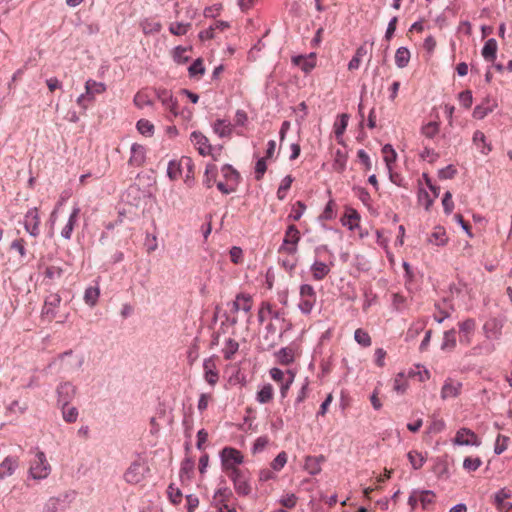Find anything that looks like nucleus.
<instances>
[{
    "label": "nucleus",
    "mask_w": 512,
    "mask_h": 512,
    "mask_svg": "<svg viewBox=\"0 0 512 512\" xmlns=\"http://www.w3.org/2000/svg\"><path fill=\"white\" fill-rule=\"evenodd\" d=\"M238 349H239V343L235 339H232V338L226 339V341L224 343V347L222 349L224 358L226 360L233 359V357L237 353Z\"/></svg>",
    "instance_id": "58836bf2"
},
{
    "label": "nucleus",
    "mask_w": 512,
    "mask_h": 512,
    "mask_svg": "<svg viewBox=\"0 0 512 512\" xmlns=\"http://www.w3.org/2000/svg\"><path fill=\"white\" fill-rule=\"evenodd\" d=\"M482 465V460L479 457H466L463 461V468L467 472H474Z\"/></svg>",
    "instance_id": "69168bd1"
},
{
    "label": "nucleus",
    "mask_w": 512,
    "mask_h": 512,
    "mask_svg": "<svg viewBox=\"0 0 512 512\" xmlns=\"http://www.w3.org/2000/svg\"><path fill=\"white\" fill-rule=\"evenodd\" d=\"M300 231L298 228L291 224L287 227L283 239V243L279 248L280 253H285L289 256H293L298 251V243L300 241Z\"/></svg>",
    "instance_id": "423d86ee"
},
{
    "label": "nucleus",
    "mask_w": 512,
    "mask_h": 512,
    "mask_svg": "<svg viewBox=\"0 0 512 512\" xmlns=\"http://www.w3.org/2000/svg\"><path fill=\"white\" fill-rule=\"evenodd\" d=\"M40 216L37 208H32L27 211L24 217L25 230L33 237L40 234Z\"/></svg>",
    "instance_id": "6ab92c4d"
},
{
    "label": "nucleus",
    "mask_w": 512,
    "mask_h": 512,
    "mask_svg": "<svg viewBox=\"0 0 512 512\" xmlns=\"http://www.w3.org/2000/svg\"><path fill=\"white\" fill-rule=\"evenodd\" d=\"M99 295L100 290L98 287H88L84 293V301L86 304L93 307L96 305Z\"/></svg>",
    "instance_id": "052dcab7"
},
{
    "label": "nucleus",
    "mask_w": 512,
    "mask_h": 512,
    "mask_svg": "<svg viewBox=\"0 0 512 512\" xmlns=\"http://www.w3.org/2000/svg\"><path fill=\"white\" fill-rule=\"evenodd\" d=\"M459 341L464 346H469L472 343L475 330L476 322L472 318H468L462 322H459Z\"/></svg>",
    "instance_id": "ddd939ff"
},
{
    "label": "nucleus",
    "mask_w": 512,
    "mask_h": 512,
    "mask_svg": "<svg viewBox=\"0 0 512 512\" xmlns=\"http://www.w3.org/2000/svg\"><path fill=\"white\" fill-rule=\"evenodd\" d=\"M293 63L300 67L302 71L305 73L310 72L316 65V60L314 54H310L309 56H296L292 59Z\"/></svg>",
    "instance_id": "c85d7f7f"
},
{
    "label": "nucleus",
    "mask_w": 512,
    "mask_h": 512,
    "mask_svg": "<svg viewBox=\"0 0 512 512\" xmlns=\"http://www.w3.org/2000/svg\"><path fill=\"white\" fill-rule=\"evenodd\" d=\"M134 104L139 109H143L146 106H150L153 104L152 99L150 98L148 92L146 90L138 91L134 96Z\"/></svg>",
    "instance_id": "c03bdc74"
},
{
    "label": "nucleus",
    "mask_w": 512,
    "mask_h": 512,
    "mask_svg": "<svg viewBox=\"0 0 512 512\" xmlns=\"http://www.w3.org/2000/svg\"><path fill=\"white\" fill-rule=\"evenodd\" d=\"M408 460L415 470L420 469L426 462V457L417 450H412L407 455Z\"/></svg>",
    "instance_id": "a18cd8bd"
},
{
    "label": "nucleus",
    "mask_w": 512,
    "mask_h": 512,
    "mask_svg": "<svg viewBox=\"0 0 512 512\" xmlns=\"http://www.w3.org/2000/svg\"><path fill=\"white\" fill-rule=\"evenodd\" d=\"M498 49L497 41L493 38L488 39L483 48H482V56L486 61L493 62L496 58V53Z\"/></svg>",
    "instance_id": "72a5a7b5"
},
{
    "label": "nucleus",
    "mask_w": 512,
    "mask_h": 512,
    "mask_svg": "<svg viewBox=\"0 0 512 512\" xmlns=\"http://www.w3.org/2000/svg\"><path fill=\"white\" fill-rule=\"evenodd\" d=\"M510 497V491L506 490L505 488L500 489L497 493L494 495V505L496 506L497 510L502 512L506 510L507 502H505L506 499Z\"/></svg>",
    "instance_id": "a19ab883"
},
{
    "label": "nucleus",
    "mask_w": 512,
    "mask_h": 512,
    "mask_svg": "<svg viewBox=\"0 0 512 512\" xmlns=\"http://www.w3.org/2000/svg\"><path fill=\"white\" fill-rule=\"evenodd\" d=\"M495 104H490L489 100L477 105L473 110V117L478 120L484 119L494 110Z\"/></svg>",
    "instance_id": "4c0bfd02"
},
{
    "label": "nucleus",
    "mask_w": 512,
    "mask_h": 512,
    "mask_svg": "<svg viewBox=\"0 0 512 512\" xmlns=\"http://www.w3.org/2000/svg\"><path fill=\"white\" fill-rule=\"evenodd\" d=\"M61 500L56 497L49 498L44 504L43 512H58Z\"/></svg>",
    "instance_id": "774afa93"
},
{
    "label": "nucleus",
    "mask_w": 512,
    "mask_h": 512,
    "mask_svg": "<svg viewBox=\"0 0 512 512\" xmlns=\"http://www.w3.org/2000/svg\"><path fill=\"white\" fill-rule=\"evenodd\" d=\"M137 130L140 134L146 137H151L154 134V125L147 119H140L136 124Z\"/></svg>",
    "instance_id": "09e8293b"
},
{
    "label": "nucleus",
    "mask_w": 512,
    "mask_h": 512,
    "mask_svg": "<svg viewBox=\"0 0 512 512\" xmlns=\"http://www.w3.org/2000/svg\"><path fill=\"white\" fill-rule=\"evenodd\" d=\"M410 61V52L405 47H400L395 53V63L399 68H404Z\"/></svg>",
    "instance_id": "49530a36"
},
{
    "label": "nucleus",
    "mask_w": 512,
    "mask_h": 512,
    "mask_svg": "<svg viewBox=\"0 0 512 512\" xmlns=\"http://www.w3.org/2000/svg\"><path fill=\"white\" fill-rule=\"evenodd\" d=\"M233 493L227 486H220L214 493L213 505L218 512H236V507L232 503Z\"/></svg>",
    "instance_id": "39448f33"
},
{
    "label": "nucleus",
    "mask_w": 512,
    "mask_h": 512,
    "mask_svg": "<svg viewBox=\"0 0 512 512\" xmlns=\"http://www.w3.org/2000/svg\"><path fill=\"white\" fill-rule=\"evenodd\" d=\"M293 177L291 175H287L284 177L279 185V188L277 190V198L279 200H284L287 196V192L289 191L292 183H293Z\"/></svg>",
    "instance_id": "13d9d810"
},
{
    "label": "nucleus",
    "mask_w": 512,
    "mask_h": 512,
    "mask_svg": "<svg viewBox=\"0 0 512 512\" xmlns=\"http://www.w3.org/2000/svg\"><path fill=\"white\" fill-rule=\"evenodd\" d=\"M454 445L479 447L482 443L480 437L471 429L462 427L457 430L452 440Z\"/></svg>",
    "instance_id": "9d476101"
},
{
    "label": "nucleus",
    "mask_w": 512,
    "mask_h": 512,
    "mask_svg": "<svg viewBox=\"0 0 512 512\" xmlns=\"http://www.w3.org/2000/svg\"><path fill=\"white\" fill-rule=\"evenodd\" d=\"M455 347H456V332L454 329H451L444 333L441 349L442 350H453Z\"/></svg>",
    "instance_id": "8fccbe9b"
},
{
    "label": "nucleus",
    "mask_w": 512,
    "mask_h": 512,
    "mask_svg": "<svg viewBox=\"0 0 512 512\" xmlns=\"http://www.w3.org/2000/svg\"><path fill=\"white\" fill-rule=\"evenodd\" d=\"M58 360L61 368L68 372L80 370L85 361L83 354L74 353L72 350L60 354Z\"/></svg>",
    "instance_id": "0eeeda50"
},
{
    "label": "nucleus",
    "mask_w": 512,
    "mask_h": 512,
    "mask_svg": "<svg viewBox=\"0 0 512 512\" xmlns=\"http://www.w3.org/2000/svg\"><path fill=\"white\" fill-rule=\"evenodd\" d=\"M408 388V380L404 373H398L394 378L393 390L398 394H404Z\"/></svg>",
    "instance_id": "6e6d98bb"
},
{
    "label": "nucleus",
    "mask_w": 512,
    "mask_h": 512,
    "mask_svg": "<svg viewBox=\"0 0 512 512\" xmlns=\"http://www.w3.org/2000/svg\"><path fill=\"white\" fill-rule=\"evenodd\" d=\"M333 263H325L320 260H315L311 267L310 272L313 280L321 281L323 280L331 271Z\"/></svg>",
    "instance_id": "5701e85b"
},
{
    "label": "nucleus",
    "mask_w": 512,
    "mask_h": 512,
    "mask_svg": "<svg viewBox=\"0 0 512 512\" xmlns=\"http://www.w3.org/2000/svg\"><path fill=\"white\" fill-rule=\"evenodd\" d=\"M191 142L194 144L199 154L206 156L211 152V145L206 136L201 132L194 131L190 136Z\"/></svg>",
    "instance_id": "a878e982"
},
{
    "label": "nucleus",
    "mask_w": 512,
    "mask_h": 512,
    "mask_svg": "<svg viewBox=\"0 0 512 512\" xmlns=\"http://www.w3.org/2000/svg\"><path fill=\"white\" fill-rule=\"evenodd\" d=\"M367 51L364 46H360L356 52L355 55L352 57L350 62L348 63V69L350 71L357 70L360 67L362 58L366 55Z\"/></svg>",
    "instance_id": "3c124183"
},
{
    "label": "nucleus",
    "mask_w": 512,
    "mask_h": 512,
    "mask_svg": "<svg viewBox=\"0 0 512 512\" xmlns=\"http://www.w3.org/2000/svg\"><path fill=\"white\" fill-rule=\"evenodd\" d=\"M149 471L150 468L146 461L139 457L138 459L134 460L125 470L123 479L130 485H138L145 480Z\"/></svg>",
    "instance_id": "f257e3e1"
},
{
    "label": "nucleus",
    "mask_w": 512,
    "mask_h": 512,
    "mask_svg": "<svg viewBox=\"0 0 512 512\" xmlns=\"http://www.w3.org/2000/svg\"><path fill=\"white\" fill-rule=\"evenodd\" d=\"M342 225L348 227L350 230H353L355 227L359 225L360 215L353 208H347L345 214L341 219Z\"/></svg>",
    "instance_id": "c756f323"
},
{
    "label": "nucleus",
    "mask_w": 512,
    "mask_h": 512,
    "mask_svg": "<svg viewBox=\"0 0 512 512\" xmlns=\"http://www.w3.org/2000/svg\"><path fill=\"white\" fill-rule=\"evenodd\" d=\"M230 28V24L226 21H216L214 24H212L209 28L201 31L199 33V38L204 40H211L214 39L218 33H222L225 30Z\"/></svg>",
    "instance_id": "b1692460"
},
{
    "label": "nucleus",
    "mask_w": 512,
    "mask_h": 512,
    "mask_svg": "<svg viewBox=\"0 0 512 512\" xmlns=\"http://www.w3.org/2000/svg\"><path fill=\"white\" fill-rule=\"evenodd\" d=\"M283 332L277 331L274 322L270 321L265 327V334L263 335V346L269 350L277 346L282 338Z\"/></svg>",
    "instance_id": "f3484780"
},
{
    "label": "nucleus",
    "mask_w": 512,
    "mask_h": 512,
    "mask_svg": "<svg viewBox=\"0 0 512 512\" xmlns=\"http://www.w3.org/2000/svg\"><path fill=\"white\" fill-rule=\"evenodd\" d=\"M354 339L362 347H369L372 344V339L369 333L361 328L355 330Z\"/></svg>",
    "instance_id": "864d4df0"
},
{
    "label": "nucleus",
    "mask_w": 512,
    "mask_h": 512,
    "mask_svg": "<svg viewBox=\"0 0 512 512\" xmlns=\"http://www.w3.org/2000/svg\"><path fill=\"white\" fill-rule=\"evenodd\" d=\"M189 52H190V49H188V48H185L182 46L176 47L173 52L174 61L177 62L178 64H184V63L188 62V60L190 59V55L188 54Z\"/></svg>",
    "instance_id": "680f3d73"
},
{
    "label": "nucleus",
    "mask_w": 512,
    "mask_h": 512,
    "mask_svg": "<svg viewBox=\"0 0 512 512\" xmlns=\"http://www.w3.org/2000/svg\"><path fill=\"white\" fill-rule=\"evenodd\" d=\"M167 494H168L170 501L175 505L179 504L182 500V492L174 484H170L168 486Z\"/></svg>",
    "instance_id": "338daca9"
},
{
    "label": "nucleus",
    "mask_w": 512,
    "mask_h": 512,
    "mask_svg": "<svg viewBox=\"0 0 512 512\" xmlns=\"http://www.w3.org/2000/svg\"><path fill=\"white\" fill-rule=\"evenodd\" d=\"M214 132L220 137H228L231 134V125L225 120H217L213 126Z\"/></svg>",
    "instance_id": "bf43d9fd"
},
{
    "label": "nucleus",
    "mask_w": 512,
    "mask_h": 512,
    "mask_svg": "<svg viewBox=\"0 0 512 512\" xmlns=\"http://www.w3.org/2000/svg\"><path fill=\"white\" fill-rule=\"evenodd\" d=\"M462 387V382L450 377L446 378L440 392L441 399L447 400L458 397L461 394Z\"/></svg>",
    "instance_id": "a211bd4d"
},
{
    "label": "nucleus",
    "mask_w": 512,
    "mask_h": 512,
    "mask_svg": "<svg viewBox=\"0 0 512 512\" xmlns=\"http://www.w3.org/2000/svg\"><path fill=\"white\" fill-rule=\"evenodd\" d=\"M510 438L508 436L498 434L494 444V453L502 454L509 446Z\"/></svg>",
    "instance_id": "e2e57ef3"
},
{
    "label": "nucleus",
    "mask_w": 512,
    "mask_h": 512,
    "mask_svg": "<svg viewBox=\"0 0 512 512\" xmlns=\"http://www.w3.org/2000/svg\"><path fill=\"white\" fill-rule=\"evenodd\" d=\"M62 410V417L65 422L67 423H74L77 421L78 418V410L74 406H59Z\"/></svg>",
    "instance_id": "603ef678"
},
{
    "label": "nucleus",
    "mask_w": 512,
    "mask_h": 512,
    "mask_svg": "<svg viewBox=\"0 0 512 512\" xmlns=\"http://www.w3.org/2000/svg\"><path fill=\"white\" fill-rule=\"evenodd\" d=\"M295 352L296 350L293 346L281 348L276 354L278 362L282 365L291 364L294 361Z\"/></svg>",
    "instance_id": "c9c22d12"
},
{
    "label": "nucleus",
    "mask_w": 512,
    "mask_h": 512,
    "mask_svg": "<svg viewBox=\"0 0 512 512\" xmlns=\"http://www.w3.org/2000/svg\"><path fill=\"white\" fill-rule=\"evenodd\" d=\"M28 471L30 476L36 480H42L49 476L51 466L43 451L38 449L35 451L34 458L30 460Z\"/></svg>",
    "instance_id": "7ed1b4c3"
},
{
    "label": "nucleus",
    "mask_w": 512,
    "mask_h": 512,
    "mask_svg": "<svg viewBox=\"0 0 512 512\" xmlns=\"http://www.w3.org/2000/svg\"><path fill=\"white\" fill-rule=\"evenodd\" d=\"M306 210V205L302 201L295 202L291 207V212L288 219L292 221H299Z\"/></svg>",
    "instance_id": "5fc2aeb1"
},
{
    "label": "nucleus",
    "mask_w": 512,
    "mask_h": 512,
    "mask_svg": "<svg viewBox=\"0 0 512 512\" xmlns=\"http://www.w3.org/2000/svg\"><path fill=\"white\" fill-rule=\"evenodd\" d=\"M221 173L226 182L235 186L238 185L239 173L230 165H224L221 169Z\"/></svg>",
    "instance_id": "79ce46f5"
},
{
    "label": "nucleus",
    "mask_w": 512,
    "mask_h": 512,
    "mask_svg": "<svg viewBox=\"0 0 512 512\" xmlns=\"http://www.w3.org/2000/svg\"><path fill=\"white\" fill-rule=\"evenodd\" d=\"M268 317L278 321H285V313L282 309H277L270 302H262L258 311V320L262 323Z\"/></svg>",
    "instance_id": "dca6fc26"
},
{
    "label": "nucleus",
    "mask_w": 512,
    "mask_h": 512,
    "mask_svg": "<svg viewBox=\"0 0 512 512\" xmlns=\"http://www.w3.org/2000/svg\"><path fill=\"white\" fill-rule=\"evenodd\" d=\"M383 159L387 169L391 170L392 164L396 161L397 153L390 144H386L382 148Z\"/></svg>",
    "instance_id": "de8ad7c7"
},
{
    "label": "nucleus",
    "mask_w": 512,
    "mask_h": 512,
    "mask_svg": "<svg viewBox=\"0 0 512 512\" xmlns=\"http://www.w3.org/2000/svg\"><path fill=\"white\" fill-rule=\"evenodd\" d=\"M222 470L226 475L241 470L238 466L244 462V455L233 447H224L220 452Z\"/></svg>",
    "instance_id": "f03ea898"
},
{
    "label": "nucleus",
    "mask_w": 512,
    "mask_h": 512,
    "mask_svg": "<svg viewBox=\"0 0 512 512\" xmlns=\"http://www.w3.org/2000/svg\"><path fill=\"white\" fill-rule=\"evenodd\" d=\"M77 393V387L70 381L60 382L56 387L57 405L67 406L74 399Z\"/></svg>",
    "instance_id": "9b49d317"
},
{
    "label": "nucleus",
    "mask_w": 512,
    "mask_h": 512,
    "mask_svg": "<svg viewBox=\"0 0 512 512\" xmlns=\"http://www.w3.org/2000/svg\"><path fill=\"white\" fill-rule=\"evenodd\" d=\"M157 98L162 103V105L169 110L170 114L176 118L179 115V104L177 98H175L172 93L166 89H158L156 91Z\"/></svg>",
    "instance_id": "4468645a"
},
{
    "label": "nucleus",
    "mask_w": 512,
    "mask_h": 512,
    "mask_svg": "<svg viewBox=\"0 0 512 512\" xmlns=\"http://www.w3.org/2000/svg\"><path fill=\"white\" fill-rule=\"evenodd\" d=\"M317 302V294L314 287L310 284H301L299 287L298 309L304 315H309L313 311Z\"/></svg>",
    "instance_id": "20e7f679"
},
{
    "label": "nucleus",
    "mask_w": 512,
    "mask_h": 512,
    "mask_svg": "<svg viewBox=\"0 0 512 512\" xmlns=\"http://www.w3.org/2000/svg\"><path fill=\"white\" fill-rule=\"evenodd\" d=\"M440 131V123L436 121L428 122L421 127V134L428 139H433Z\"/></svg>",
    "instance_id": "37998d69"
},
{
    "label": "nucleus",
    "mask_w": 512,
    "mask_h": 512,
    "mask_svg": "<svg viewBox=\"0 0 512 512\" xmlns=\"http://www.w3.org/2000/svg\"><path fill=\"white\" fill-rule=\"evenodd\" d=\"M191 28L190 23L173 22L169 26V31L176 36L185 35Z\"/></svg>",
    "instance_id": "0e129e2a"
},
{
    "label": "nucleus",
    "mask_w": 512,
    "mask_h": 512,
    "mask_svg": "<svg viewBox=\"0 0 512 512\" xmlns=\"http://www.w3.org/2000/svg\"><path fill=\"white\" fill-rule=\"evenodd\" d=\"M227 476L232 481L234 490L238 495L248 496L250 494L251 486L243 470L232 471Z\"/></svg>",
    "instance_id": "f8f14e48"
},
{
    "label": "nucleus",
    "mask_w": 512,
    "mask_h": 512,
    "mask_svg": "<svg viewBox=\"0 0 512 512\" xmlns=\"http://www.w3.org/2000/svg\"><path fill=\"white\" fill-rule=\"evenodd\" d=\"M217 356H211L204 360L203 370L204 379L210 386H215L219 381V371L217 369Z\"/></svg>",
    "instance_id": "2eb2a0df"
},
{
    "label": "nucleus",
    "mask_w": 512,
    "mask_h": 512,
    "mask_svg": "<svg viewBox=\"0 0 512 512\" xmlns=\"http://www.w3.org/2000/svg\"><path fill=\"white\" fill-rule=\"evenodd\" d=\"M61 297L58 294L49 295L42 308V316L48 321H52L57 317L56 309L60 306Z\"/></svg>",
    "instance_id": "412c9836"
},
{
    "label": "nucleus",
    "mask_w": 512,
    "mask_h": 512,
    "mask_svg": "<svg viewBox=\"0 0 512 512\" xmlns=\"http://www.w3.org/2000/svg\"><path fill=\"white\" fill-rule=\"evenodd\" d=\"M146 148L138 143L131 146L128 164L134 167H141L146 161Z\"/></svg>",
    "instance_id": "4be33fe9"
},
{
    "label": "nucleus",
    "mask_w": 512,
    "mask_h": 512,
    "mask_svg": "<svg viewBox=\"0 0 512 512\" xmlns=\"http://www.w3.org/2000/svg\"><path fill=\"white\" fill-rule=\"evenodd\" d=\"M253 306V299L247 293H239L231 303L230 312L232 314L230 321L234 325L238 322L236 314L240 311L250 313Z\"/></svg>",
    "instance_id": "6e6552de"
},
{
    "label": "nucleus",
    "mask_w": 512,
    "mask_h": 512,
    "mask_svg": "<svg viewBox=\"0 0 512 512\" xmlns=\"http://www.w3.org/2000/svg\"><path fill=\"white\" fill-rule=\"evenodd\" d=\"M436 495L430 490L419 491V502L423 509H429L434 504Z\"/></svg>",
    "instance_id": "4d7b16f0"
},
{
    "label": "nucleus",
    "mask_w": 512,
    "mask_h": 512,
    "mask_svg": "<svg viewBox=\"0 0 512 512\" xmlns=\"http://www.w3.org/2000/svg\"><path fill=\"white\" fill-rule=\"evenodd\" d=\"M505 320L499 317H491L487 319L483 326L482 332L487 340H498L502 336V330Z\"/></svg>",
    "instance_id": "1a4fd4ad"
},
{
    "label": "nucleus",
    "mask_w": 512,
    "mask_h": 512,
    "mask_svg": "<svg viewBox=\"0 0 512 512\" xmlns=\"http://www.w3.org/2000/svg\"><path fill=\"white\" fill-rule=\"evenodd\" d=\"M428 241L436 246H444L448 242V237L446 234V230L441 227L437 226L433 229L432 233L430 234Z\"/></svg>",
    "instance_id": "2f4dec72"
},
{
    "label": "nucleus",
    "mask_w": 512,
    "mask_h": 512,
    "mask_svg": "<svg viewBox=\"0 0 512 512\" xmlns=\"http://www.w3.org/2000/svg\"><path fill=\"white\" fill-rule=\"evenodd\" d=\"M193 165L192 159L189 157H182L179 161H170L167 168V175L172 180H178L182 175V169L191 168Z\"/></svg>",
    "instance_id": "aec40b11"
},
{
    "label": "nucleus",
    "mask_w": 512,
    "mask_h": 512,
    "mask_svg": "<svg viewBox=\"0 0 512 512\" xmlns=\"http://www.w3.org/2000/svg\"><path fill=\"white\" fill-rule=\"evenodd\" d=\"M347 158V153L344 150H336L332 164L333 169L338 173H342L346 168Z\"/></svg>",
    "instance_id": "e433bc0d"
},
{
    "label": "nucleus",
    "mask_w": 512,
    "mask_h": 512,
    "mask_svg": "<svg viewBox=\"0 0 512 512\" xmlns=\"http://www.w3.org/2000/svg\"><path fill=\"white\" fill-rule=\"evenodd\" d=\"M324 460L323 456H307L305 458L304 468L310 475H316L321 471V462Z\"/></svg>",
    "instance_id": "f704fd0d"
},
{
    "label": "nucleus",
    "mask_w": 512,
    "mask_h": 512,
    "mask_svg": "<svg viewBox=\"0 0 512 512\" xmlns=\"http://www.w3.org/2000/svg\"><path fill=\"white\" fill-rule=\"evenodd\" d=\"M19 466L17 457L8 456L0 463V479H5L14 474Z\"/></svg>",
    "instance_id": "bb28decb"
},
{
    "label": "nucleus",
    "mask_w": 512,
    "mask_h": 512,
    "mask_svg": "<svg viewBox=\"0 0 512 512\" xmlns=\"http://www.w3.org/2000/svg\"><path fill=\"white\" fill-rule=\"evenodd\" d=\"M492 340H487L485 338L484 341L481 343H478L476 346H474L470 354L474 356H480V355H490L495 351V345L491 342Z\"/></svg>",
    "instance_id": "473e14b6"
},
{
    "label": "nucleus",
    "mask_w": 512,
    "mask_h": 512,
    "mask_svg": "<svg viewBox=\"0 0 512 512\" xmlns=\"http://www.w3.org/2000/svg\"><path fill=\"white\" fill-rule=\"evenodd\" d=\"M80 214V208L74 207L72 210V213L70 214V217L66 223V225L63 227L61 231L62 237L65 239H70L72 236V232L74 230V227L77 223L78 216Z\"/></svg>",
    "instance_id": "7c9ffc66"
},
{
    "label": "nucleus",
    "mask_w": 512,
    "mask_h": 512,
    "mask_svg": "<svg viewBox=\"0 0 512 512\" xmlns=\"http://www.w3.org/2000/svg\"><path fill=\"white\" fill-rule=\"evenodd\" d=\"M106 89V85L103 82H97L93 79H88L85 83V92L89 96L90 102L95 100L96 95L103 94Z\"/></svg>",
    "instance_id": "cd10ccee"
},
{
    "label": "nucleus",
    "mask_w": 512,
    "mask_h": 512,
    "mask_svg": "<svg viewBox=\"0 0 512 512\" xmlns=\"http://www.w3.org/2000/svg\"><path fill=\"white\" fill-rule=\"evenodd\" d=\"M472 143L483 156H487L492 151V144L480 130L473 133Z\"/></svg>",
    "instance_id": "393cba45"
},
{
    "label": "nucleus",
    "mask_w": 512,
    "mask_h": 512,
    "mask_svg": "<svg viewBox=\"0 0 512 512\" xmlns=\"http://www.w3.org/2000/svg\"><path fill=\"white\" fill-rule=\"evenodd\" d=\"M274 397V389L271 384L264 385L257 393L256 399L261 404L269 403Z\"/></svg>",
    "instance_id": "ea45409f"
}]
</instances>
